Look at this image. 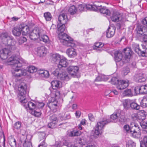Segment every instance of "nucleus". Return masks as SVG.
<instances>
[{
	"label": "nucleus",
	"instance_id": "1",
	"mask_svg": "<svg viewBox=\"0 0 147 147\" xmlns=\"http://www.w3.org/2000/svg\"><path fill=\"white\" fill-rule=\"evenodd\" d=\"M1 59L5 63H10L12 65V74L15 77H20L26 74V71L18 69L23 65L28 64L27 61L20 57V56H0Z\"/></svg>",
	"mask_w": 147,
	"mask_h": 147
},
{
	"label": "nucleus",
	"instance_id": "2",
	"mask_svg": "<svg viewBox=\"0 0 147 147\" xmlns=\"http://www.w3.org/2000/svg\"><path fill=\"white\" fill-rule=\"evenodd\" d=\"M57 26L58 31L60 32L58 35L60 42L66 46L76 47V41L66 34L63 32L65 30V24H57Z\"/></svg>",
	"mask_w": 147,
	"mask_h": 147
},
{
	"label": "nucleus",
	"instance_id": "3",
	"mask_svg": "<svg viewBox=\"0 0 147 147\" xmlns=\"http://www.w3.org/2000/svg\"><path fill=\"white\" fill-rule=\"evenodd\" d=\"M120 115V113L117 112L111 115V119H103L97 122L95 127L94 133L93 135L94 139L97 138L99 135L101 133V130L104 125L108 123L113 122V121H118V116Z\"/></svg>",
	"mask_w": 147,
	"mask_h": 147
},
{
	"label": "nucleus",
	"instance_id": "4",
	"mask_svg": "<svg viewBox=\"0 0 147 147\" xmlns=\"http://www.w3.org/2000/svg\"><path fill=\"white\" fill-rule=\"evenodd\" d=\"M0 37L3 40V43L5 46L9 47L11 50L16 49V42L12 37L8 36L7 33H4L1 34Z\"/></svg>",
	"mask_w": 147,
	"mask_h": 147
},
{
	"label": "nucleus",
	"instance_id": "5",
	"mask_svg": "<svg viewBox=\"0 0 147 147\" xmlns=\"http://www.w3.org/2000/svg\"><path fill=\"white\" fill-rule=\"evenodd\" d=\"M111 82L113 84L115 85L117 84V88L120 90L126 88L129 84V82L128 80H120L119 81L117 78L115 77H113L111 79Z\"/></svg>",
	"mask_w": 147,
	"mask_h": 147
},
{
	"label": "nucleus",
	"instance_id": "6",
	"mask_svg": "<svg viewBox=\"0 0 147 147\" xmlns=\"http://www.w3.org/2000/svg\"><path fill=\"white\" fill-rule=\"evenodd\" d=\"M27 86L26 84L24 82H21L18 86V90L20 96V98L21 101L22 102H25L26 100L25 97L26 94V90Z\"/></svg>",
	"mask_w": 147,
	"mask_h": 147
},
{
	"label": "nucleus",
	"instance_id": "7",
	"mask_svg": "<svg viewBox=\"0 0 147 147\" xmlns=\"http://www.w3.org/2000/svg\"><path fill=\"white\" fill-rule=\"evenodd\" d=\"M53 74L57 78L61 80H67L69 77L66 72L62 71L61 69L57 68L53 72Z\"/></svg>",
	"mask_w": 147,
	"mask_h": 147
},
{
	"label": "nucleus",
	"instance_id": "8",
	"mask_svg": "<svg viewBox=\"0 0 147 147\" xmlns=\"http://www.w3.org/2000/svg\"><path fill=\"white\" fill-rule=\"evenodd\" d=\"M27 105L29 109L31 110V113L32 115L37 117L41 115V113L40 111L35 107V104L30 101L28 102Z\"/></svg>",
	"mask_w": 147,
	"mask_h": 147
},
{
	"label": "nucleus",
	"instance_id": "9",
	"mask_svg": "<svg viewBox=\"0 0 147 147\" xmlns=\"http://www.w3.org/2000/svg\"><path fill=\"white\" fill-rule=\"evenodd\" d=\"M42 31L41 29H40L38 28H35L30 33L29 37L32 40H36L40 37L41 35V32Z\"/></svg>",
	"mask_w": 147,
	"mask_h": 147
},
{
	"label": "nucleus",
	"instance_id": "10",
	"mask_svg": "<svg viewBox=\"0 0 147 147\" xmlns=\"http://www.w3.org/2000/svg\"><path fill=\"white\" fill-rule=\"evenodd\" d=\"M131 125L133 126L131 127L130 132L132 134L133 137H138V134L140 132V129L138 125L134 123H132Z\"/></svg>",
	"mask_w": 147,
	"mask_h": 147
},
{
	"label": "nucleus",
	"instance_id": "11",
	"mask_svg": "<svg viewBox=\"0 0 147 147\" xmlns=\"http://www.w3.org/2000/svg\"><path fill=\"white\" fill-rule=\"evenodd\" d=\"M114 53V55H122L123 54L125 55H132L133 54V51L131 48L126 47L124 48L122 52L120 50L115 51Z\"/></svg>",
	"mask_w": 147,
	"mask_h": 147
},
{
	"label": "nucleus",
	"instance_id": "12",
	"mask_svg": "<svg viewBox=\"0 0 147 147\" xmlns=\"http://www.w3.org/2000/svg\"><path fill=\"white\" fill-rule=\"evenodd\" d=\"M58 102L54 98H52L49 102L48 104L49 107L54 112H56L57 109L58 108V106L57 105Z\"/></svg>",
	"mask_w": 147,
	"mask_h": 147
},
{
	"label": "nucleus",
	"instance_id": "13",
	"mask_svg": "<svg viewBox=\"0 0 147 147\" xmlns=\"http://www.w3.org/2000/svg\"><path fill=\"white\" fill-rule=\"evenodd\" d=\"M136 30L138 35L139 36L147 35V27H143L142 26H138Z\"/></svg>",
	"mask_w": 147,
	"mask_h": 147
},
{
	"label": "nucleus",
	"instance_id": "14",
	"mask_svg": "<svg viewBox=\"0 0 147 147\" xmlns=\"http://www.w3.org/2000/svg\"><path fill=\"white\" fill-rule=\"evenodd\" d=\"M60 56H55V58H59L60 59V61L58 65V68L61 69L62 67H65L68 65V63L66 59L63 57L62 58L60 57Z\"/></svg>",
	"mask_w": 147,
	"mask_h": 147
},
{
	"label": "nucleus",
	"instance_id": "15",
	"mask_svg": "<svg viewBox=\"0 0 147 147\" xmlns=\"http://www.w3.org/2000/svg\"><path fill=\"white\" fill-rule=\"evenodd\" d=\"M68 73L71 76H76L78 73L79 68L77 66H70L68 67Z\"/></svg>",
	"mask_w": 147,
	"mask_h": 147
},
{
	"label": "nucleus",
	"instance_id": "16",
	"mask_svg": "<svg viewBox=\"0 0 147 147\" xmlns=\"http://www.w3.org/2000/svg\"><path fill=\"white\" fill-rule=\"evenodd\" d=\"M67 21V18L66 14L62 13L60 14L59 16L57 24H65Z\"/></svg>",
	"mask_w": 147,
	"mask_h": 147
},
{
	"label": "nucleus",
	"instance_id": "17",
	"mask_svg": "<svg viewBox=\"0 0 147 147\" xmlns=\"http://www.w3.org/2000/svg\"><path fill=\"white\" fill-rule=\"evenodd\" d=\"M146 76L143 73H139L135 75V79L136 81L141 82H144L146 80Z\"/></svg>",
	"mask_w": 147,
	"mask_h": 147
},
{
	"label": "nucleus",
	"instance_id": "18",
	"mask_svg": "<svg viewBox=\"0 0 147 147\" xmlns=\"http://www.w3.org/2000/svg\"><path fill=\"white\" fill-rule=\"evenodd\" d=\"M115 27L114 26L110 27L106 32V37L108 38L112 37L115 33Z\"/></svg>",
	"mask_w": 147,
	"mask_h": 147
},
{
	"label": "nucleus",
	"instance_id": "19",
	"mask_svg": "<svg viewBox=\"0 0 147 147\" xmlns=\"http://www.w3.org/2000/svg\"><path fill=\"white\" fill-rule=\"evenodd\" d=\"M101 6L98 7L97 10L96 11H99L101 13L104 14L105 15L109 16L111 14L110 11L107 9L106 7Z\"/></svg>",
	"mask_w": 147,
	"mask_h": 147
},
{
	"label": "nucleus",
	"instance_id": "20",
	"mask_svg": "<svg viewBox=\"0 0 147 147\" xmlns=\"http://www.w3.org/2000/svg\"><path fill=\"white\" fill-rule=\"evenodd\" d=\"M20 29L21 33L22 35H26L29 33V27L24 24L20 25Z\"/></svg>",
	"mask_w": 147,
	"mask_h": 147
},
{
	"label": "nucleus",
	"instance_id": "21",
	"mask_svg": "<svg viewBox=\"0 0 147 147\" xmlns=\"http://www.w3.org/2000/svg\"><path fill=\"white\" fill-rule=\"evenodd\" d=\"M136 119L140 121H142L146 119V113L144 111H142L138 114L134 115Z\"/></svg>",
	"mask_w": 147,
	"mask_h": 147
},
{
	"label": "nucleus",
	"instance_id": "22",
	"mask_svg": "<svg viewBox=\"0 0 147 147\" xmlns=\"http://www.w3.org/2000/svg\"><path fill=\"white\" fill-rule=\"evenodd\" d=\"M121 14L118 12H114L111 17L112 20L114 22H117L121 19Z\"/></svg>",
	"mask_w": 147,
	"mask_h": 147
},
{
	"label": "nucleus",
	"instance_id": "23",
	"mask_svg": "<svg viewBox=\"0 0 147 147\" xmlns=\"http://www.w3.org/2000/svg\"><path fill=\"white\" fill-rule=\"evenodd\" d=\"M104 44L101 42H96L93 46V49L96 50L98 52H100L103 49Z\"/></svg>",
	"mask_w": 147,
	"mask_h": 147
},
{
	"label": "nucleus",
	"instance_id": "24",
	"mask_svg": "<svg viewBox=\"0 0 147 147\" xmlns=\"http://www.w3.org/2000/svg\"><path fill=\"white\" fill-rule=\"evenodd\" d=\"M104 44L101 42H96L93 46V49L96 50L98 52H100L103 49Z\"/></svg>",
	"mask_w": 147,
	"mask_h": 147
},
{
	"label": "nucleus",
	"instance_id": "25",
	"mask_svg": "<svg viewBox=\"0 0 147 147\" xmlns=\"http://www.w3.org/2000/svg\"><path fill=\"white\" fill-rule=\"evenodd\" d=\"M22 127V125L21 122L18 121L14 125L13 130L14 131L18 133L20 131Z\"/></svg>",
	"mask_w": 147,
	"mask_h": 147
},
{
	"label": "nucleus",
	"instance_id": "26",
	"mask_svg": "<svg viewBox=\"0 0 147 147\" xmlns=\"http://www.w3.org/2000/svg\"><path fill=\"white\" fill-rule=\"evenodd\" d=\"M101 6V5H97L96 4H94L93 5L90 4L85 5V9L96 11L97 10V7Z\"/></svg>",
	"mask_w": 147,
	"mask_h": 147
},
{
	"label": "nucleus",
	"instance_id": "27",
	"mask_svg": "<svg viewBox=\"0 0 147 147\" xmlns=\"http://www.w3.org/2000/svg\"><path fill=\"white\" fill-rule=\"evenodd\" d=\"M51 86L52 88L54 89L61 88L62 86L61 82L58 80H54L51 83Z\"/></svg>",
	"mask_w": 147,
	"mask_h": 147
},
{
	"label": "nucleus",
	"instance_id": "28",
	"mask_svg": "<svg viewBox=\"0 0 147 147\" xmlns=\"http://www.w3.org/2000/svg\"><path fill=\"white\" fill-rule=\"evenodd\" d=\"M11 49L9 48H4L0 50V55H10L11 53Z\"/></svg>",
	"mask_w": 147,
	"mask_h": 147
},
{
	"label": "nucleus",
	"instance_id": "29",
	"mask_svg": "<svg viewBox=\"0 0 147 147\" xmlns=\"http://www.w3.org/2000/svg\"><path fill=\"white\" fill-rule=\"evenodd\" d=\"M134 50L138 55H142L143 54H147V49H146L145 51H142L140 49L138 45H137L135 47Z\"/></svg>",
	"mask_w": 147,
	"mask_h": 147
},
{
	"label": "nucleus",
	"instance_id": "30",
	"mask_svg": "<svg viewBox=\"0 0 147 147\" xmlns=\"http://www.w3.org/2000/svg\"><path fill=\"white\" fill-rule=\"evenodd\" d=\"M47 49L44 46H41L38 48V55H42L47 54Z\"/></svg>",
	"mask_w": 147,
	"mask_h": 147
},
{
	"label": "nucleus",
	"instance_id": "31",
	"mask_svg": "<svg viewBox=\"0 0 147 147\" xmlns=\"http://www.w3.org/2000/svg\"><path fill=\"white\" fill-rule=\"evenodd\" d=\"M108 77L104 75L99 74L96 78L95 81H106L108 80Z\"/></svg>",
	"mask_w": 147,
	"mask_h": 147
},
{
	"label": "nucleus",
	"instance_id": "32",
	"mask_svg": "<svg viewBox=\"0 0 147 147\" xmlns=\"http://www.w3.org/2000/svg\"><path fill=\"white\" fill-rule=\"evenodd\" d=\"M13 34L16 36H19L21 34V31L20 28V26L18 27H14L12 31Z\"/></svg>",
	"mask_w": 147,
	"mask_h": 147
},
{
	"label": "nucleus",
	"instance_id": "33",
	"mask_svg": "<svg viewBox=\"0 0 147 147\" xmlns=\"http://www.w3.org/2000/svg\"><path fill=\"white\" fill-rule=\"evenodd\" d=\"M131 100L125 99L123 102V105L124 108L125 109H128L130 107Z\"/></svg>",
	"mask_w": 147,
	"mask_h": 147
},
{
	"label": "nucleus",
	"instance_id": "34",
	"mask_svg": "<svg viewBox=\"0 0 147 147\" xmlns=\"http://www.w3.org/2000/svg\"><path fill=\"white\" fill-rule=\"evenodd\" d=\"M66 54L68 55H76L77 54L76 50L73 48H70L66 51Z\"/></svg>",
	"mask_w": 147,
	"mask_h": 147
},
{
	"label": "nucleus",
	"instance_id": "35",
	"mask_svg": "<svg viewBox=\"0 0 147 147\" xmlns=\"http://www.w3.org/2000/svg\"><path fill=\"white\" fill-rule=\"evenodd\" d=\"M130 107L133 109L138 110L140 109V107L136 103L131 100Z\"/></svg>",
	"mask_w": 147,
	"mask_h": 147
},
{
	"label": "nucleus",
	"instance_id": "36",
	"mask_svg": "<svg viewBox=\"0 0 147 147\" xmlns=\"http://www.w3.org/2000/svg\"><path fill=\"white\" fill-rule=\"evenodd\" d=\"M131 56H123L122 61L120 63V66H122L124 63H126L130 61V57Z\"/></svg>",
	"mask_w": 147,
	"mask_h": 147
},
{
	"label": "nucleus",
	"instance_id": "37",
	"mask_svg": "<svg viewBox=\"0 0 147 147\" xmlns=\"http://www.w3.org/2000/svg\"><path fill=\"white\" fill-rule=\"evenodd\" d=\"M42 32H41V35H40L39 38L41 41H42L45 43H47L49 42V39L48 37L46 35H42Z\"/></svg>",
	"mask_w": 147,
	"mask_h": 147
},
{
	"label": "nucleus",
	"instance_id": "38",
	"mask_svg": "<svg viewBox=\"0 0 147 147\" xmlns=\"http://www.w3.org/2000/svg\"><path fill=\"white\" fill-rule=\"evenodd\" d=\"M114 58L117 65L120 66V63L122 61L123 56H115Z\"/></svg>",
	"mask_w": 147,
	"mask_h": 147
},
{
	"label": "nucleus",
	"instance_id": "39",
	"mask_svg": "<svg viewBox=\"0 0 147 147\" xmlns=\"http://www.w3.org/2000/svg\"><path fill=\"white\" fill-rule=\"evenodd\" d=\"M140 105L143 107H147V96H144L140 102Z\"/></svg>",
	"mask_w": 147,
	"mask_h": 147
},
{
	"label": "nucleus",
	"instance_id": "40",
	"mask_svg": "<svg viewBox=\"0 0 147 147\" xmlns=\"http://www.w3.org/2000/svg\"><path fill=\"white\" fill-rule=\"evenodd\" d=\"M77 9L74 5L71 6L68 9L69 12L71 15L75 14L77 12Z\"/></svg>",
	"mask_w": 147,
	"mask_h": 147
},
{
	"label": "nucleus",
	"instance_id": "41",
	"mask_svg": "<svg viewBox=\"0 0 147 147\" xmlns=\"http://www.w3.org/2000/svg\"><path fill=\"white\" fill-rule=\"evenodd\" d=\"M44 16L47 21H50L52 19V17L51 15L49 12L45 13L44 14Z\"/></svg>",
	"mask_w": 147,
	"mask_h": 147
},
{
	"label": "nucleus",
	"instance_id": "42",
	"mask_svg": "<svg viewBox=\"0 0 147 147\" xmlns=\"http://www.w3.org/2000/svg\"><path fill=\"white\" fill-rule=\"evenodd\" d=\"M37 69L35 66L33 65L29 66L28 67V71L30 73H33L36 72Z\"/></svg>",
	"mask_w": 147,
	"mask_h": 147
},
{
	"label": "nucleus",
	"instance_id": "43",
	"mask_svg": "<svg viewBox=\"0 0 147 147\" xmlns=\"http://www.w3.org/2000/svg\"><path fill=\"white\" fill-rule=\"evenodd\" d=\"M44 105L45 104L43 102H36L35 103V107L37 109H39L40 110V109H42Z\"/></svg>",
	"mask_w": 147,
	"mask_h": 147
},
{
	"label": "nucleus",
	"instance_id": "44",
	"mask_svg": "<svg viewBox=\"0 0 147 147\" xmlns=\"http://www.w3.org/2000/svg\"><path fill=\"white\" fill-rule=\"evenodd\" d=\"M140 87L141 94H146L147 93V85L142 86Z\"/></svg>",
	"mask_w": 147,
	"mask_h": 147
},
{
	"label": "nucleus",
	"instance_id": "45",
	"mask_svg": "<svg viewBox=\"0 0 147 147\" xmlns=\"http://www.w3.org/2000/svg\"><path fill=\"white\" fill-rule=\"evenodd\" d=\"M136 144L132 140H129L127 142V147H136Z\"/></svg>",
	"mask_w": 147,
	"mask_h": 147
},
{
	"label": "nucleus",
	"instance_id": "46",
	"mask_svg": "<svg viewBox=\"0 0 147 147\" xmlns=\"http://www.w3.org/2000/svg\"><path fill=\"white\" fill-rule=\"evenodd\" d=\"M50 120L51 121L53 122L57 123L58 120L56 115H53L51 116L50 117Z\"/></svg>",
	"mask_w": 147,
	"mask_h": 147
},
{
	"label": "nucleus",
	"instance_id": "47",
	"mask_svg": "<svg viewBox=\"0 0 147 147\" xmlns=\"http://www.w3.org/2000/svg\"><path fill=\"white\" fill-rule=\"evenodd\" d=\"M126 121V119L125 116L121 115L120 113V115L118 116V121L120 122H124Z\"/></svg>",
	"mask_w": 147,
	"mask_h": 147
},
{
	"label": "nucleus",
	"instance_id": "48",
	"mask_svg": "<svg viewBox=\"0 0 147 147\" xmlns=\"http://www.w3.org/2000/svg\"><path fill=\"white\" fill-rule=\"evenodd\" d=\"M24 147H32V143L30 141L25 140L23 144Z\"/></svg>",
	"mask_w": 147,
	"mask_h": 147
},
{
	"label": "nucleus",
	"instance_id": "49",
	"mask_svg": "<svg viewBox=\"0 0 147 147\" xmlns=\"http://www.w3.org/2000/svg\"><path fill=\"white\" fill-rule=\"evenodd\" d=\"M123 94L126 96H131L132 95L131 90L130 89H127L124 91Z\"/></svg>",
	"mask_w": 147,
	"mask_h": 147
},
{
	"label": "nucleus",
	"instance_id": "50",
	"mask_svg": "<svg viewBox=\"0 0 147 147\" xmlns=\"http://www.w3.org/2000/svg\"><path fill=\"white\" fill-rule=\"evenodd\" d=\"M129 72V69L127 67H126L124 68L123 71V73L124 75H127Z\"/></svg>",
	"mask_w": 147,
	"mask_h": 147
},
{
	"label": "nucleus",
	"instance_id": "51",
	"mask_svg": "<svg viewBox=\"0 0 147 147\" xmlns=\"http://www.w3.org/2000/svg\"><path fill=\"white\" fill-rule=\"evenodd\" d=\"M78 8L80 12L84 11H85V5H80L78 6Z\"/></svg>",
	"mask_w": 147,
	"mask_h": 147
},
{
	"label": "nucleus",
	"instance_id": "52",
	"mask_svg": "<svg viewBox=\"0 0 147 147\" xmlns=\"http://www.w3.org/2000/svg\"><path fill=\"white\" fill-rule=\"evenodd\" d=\"M57 123H56L51 121L48 124V126L49 127L53 128L55 127Z\"/></svg>",
	"mask_w": 147,
	"mask_h": 147
},
{
	"label": "nucleus",
	"instance_id": "53",
	"mask_svg": "<svg viewBox=\"0 0 147 147\" xmlns=\"http://www.w3.org/2000/svg\"><path fill=\"white\" fill-rule=\"evenodd\" d=\"M140 87L137 86L134 89V91L136 94H141Z\"/></svg>",
	"mask_w": 147,
	"mask_h": 147
},
{
	"label": "nucleus",
	"instance_id": "54",
	"mask_svg": "<svg viewBox=\"0 0 147 147\" xmlns=\"http://www.w3.org/2000/svg\"><path fill=\"white\" fill-rule=\"evenodd\" d=\"M41 76L44 77L45 78H48L49 77V74L48 71L45 70Z\"/></svg>",
	"mask_w": 147,
	"mask_h": 147
},
{
	"label": "nucleus",
	"instance_id": "55",
	"mask_svg": "<svg viewBox=\"0 0 147 147\" xmlns=\"http://www.w3.org/2000/svg\"><path fill=\"white\" fill-rule=\"evenodd\" d=\"M124 129L127 132H130V131L131 127H130L128 125H125L123 127Z\"/></svg>",
	"mask_w": 147,
	"mask_h": 147
},
{
	"label": "nucleus",
	"instance_id": "56",
	"mask_svg": "<svg viewBox=\"0 0 147 147\" xmlns=\"http://www.w3.org/2000/svg\"><path fill=\"white\" fill-rule=\"evenodd\" d=\"M143 142L145 145V147L147 146V136H145L143 138ZM140 147H142V146L140 145Z\"/></svg>",
	"mask_w": 147,
	"mask_h": 147
},
{
	"label": "nucleus",
	"instance_id": "57",
	"mask_svg": "<svg viewBox=\"0 0 147 147\" xmlns=\"http://www.w3.org/2000/svg\"><path fill=\"white\" fill-rule=\"evenodd\" d=\"M45 139H44L42 142L38 145V147H47L46 144L45 143Z\"/></svg>",
	"mask_w": 147,
	"mask_h": 147
},
{
	"label": "nucleus",
	"instance_id": "58",
	"mask_svg": "<svg viewBox=\"0 0 147 147\" xmlns=\"http://www.w3.org/2000/svg\"><path fill=\"white\" fill-rule=\"evenodd\" d=\"M141 125L143 128H147V121L142 122L141 123Z\"/></svg>",
	"mask_w": 147,
	"mask_h": 147
},
{
	"label": "nucleus",
	"instance_id": "59",
	"mask_svg": "<svg viewBox=\"0 0 147 147\" xmlns=\"http://www.w3.org/2000/svg\"><path fill=\"white\" fill-rule=\"evenodd\" d=\"M142 23L144 25H147V17H146L142 19Z\"/></svg>",
	"mask_w": 147,
	"mask_h": 147
},
{
	"label": "nucleus",
	"instance_id": "60",
	"mask_svg": "<svg viewBox=\"0 0 147 147\" xmlns=\"http://www.w3.org/2000/svg\"><path fill=\"white\" fill-rule=\"evenodd\" d=\"M0 134L1 135H3V147H5V136L4 135V134L2 133H1L0 132Z\"/></svg>",
	"mask_w": 147,
	"mask_h": 147
},
{
	"label": "nucleus",
	"instance_id": "61",
	"mask_svg": "<svg viewBox=\"0 0 147 147\" xmlns=\"http://www.w3.org/2000/svg\"><path fill=\"white\" fill-rule=\"evenodd\" d=\"M75 114L76 117L77 118L79 117L80 116L81 113L79 111H77Z\"/></svg>",
	"mask_w": 147,
	"mask_h": 147
},
{
	"label": "nucleus",
	"instance_id": "62",
	"mask_svg": "<svg viewBox=\"0 0 147 147\" xmlns=\"http://www.w3.org/2000/svg\"><path fill=\"white\" fill-rule=\"evenodd\" d=\"M45 70H43L42 69H40L38 71L37 73L40 75L41 76L43 74V73L44 72V71H45Z\"/></svg>",
	"mask_w": 147,
	"mask_h": 147
},
{
	"label": "nucleus",
	"instance_id": "63",
	"mask_svg": "<svg viewBox=\"0 0 147 147\" xmlns=\"http://www.w3.org/2000/svg\"><path fill=\"white\" fill-rule=\"evenodd\" d=\"M88 116L90 120L93 121L94 119L91 113H90L88 114Z\"/></svg>",
	"mask_w": 147,
	"mask_h": 147
},
{
	"label": "nucleus",
	"instance_id": "64",
	"mask_svg": "<svg viewBox=\"0 0 147 147\" xmlns=\"http://www.w3.org/2000/svg\"><path fill=\"white\" fill-rule=\"evenodd\" d=\"M111 92L113 93L115 95H117L118 94V92L116 90H113L111 91Z\"/></svg>",
	"mask_w": 147,
	"mask_h": 147
}]
</instances>
